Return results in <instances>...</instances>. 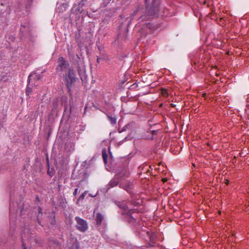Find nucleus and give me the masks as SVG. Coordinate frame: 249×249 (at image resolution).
Here are the masks:
<instances>
[{"mask_svg":"<svg viewBox=\"0 0 249 249\" xmlns=\"http://www.w3.org/2000/svg\"><path fill=\"white\" fill-rule=\"evenodd\" d=\"M117 205L119 208L124 210L122 213L123 214H126L128 216V221L132 222L133 220L136 221V219L131 216L134 212V210L132 209L131 204L125 201L123 202H118Z\"/></svg>","mask_w":249,"mask_h":249,"instance_id":"nucleus-3","label":"nucleus"},{"mask_svg":"<svg viewBox=\"0 0 249 249\" xmlns=\"http://www.w3.org/2000/svg\"><path fill=\"white\" fill-rule=\"evenodd\" d=\"M146 25H147V26H148V27H149V28L150 27V24H149V23H148V24H146Z\"/></svg>","mask_w":249,"mask_h":249,"instance_id":"nucleus-27","label":"nucleus"},{"mask_svg":"<svg viewBox=\"0 0 249 249\" xmlns=\"http://www.w3.org/2000/svg\"><path fill=\"white\" fill-rule=\"evenodd\" d=\"M97 61L99 62V59L98 58H97Z\"/></svg>","mask_w":249,"mask_h":249,"instance_id":"nucleus-28","label":"nucleus"},{"mask_svg":"<svg viewBox=\"0 0 249 249\" xmlns=\"http://www.w3.org/2000/svg\"><path fill=\"white\" fill-rule=\"evenodd\" d=\"M33 77L34 78V79L36 80H39L41 78V75L39 74H36V73L31 74L28 77V83L30 82L31 77Z\"/></svg>","mask_w":249,"mask_h":249,"instance_id":"nucleus-12","label":"nucleus"},{"mask_svg":"<svg viewBox=\"0 0 249 249\" xmlns=\"http://www.w3.org/2000/svg\"><path fill=\"white\" fill-rule=\"evenodd\" d=\"M82 11V10L79 7H77L76 9H75V12H77V13H81Z\"/></svg>","mask_w":249,"mask_h":249,"instance_id":"nucleus-19","label":"nucleus"},{"mask_svg":"<svg viewBox=\"0 0 249 249\" xmlns=\"http://www.w3.org/2000/svg\"><path fill=\"white\" fill-rule=\"evenodd\" d=\"M107 118L112 124H115L116 123L117 119L115 116L107 115Z\"/></svg>","mask_w":249,"mask_h":249,"instance_id":"nucleus-13","label":"nucleus"},{"mask_svg":"<svg viewBox=\"0 0 249 249\" xmlns=\"http://www.w3.org/2000/svg\"><path fill=\"white\" fill-rule=\"evenodd\" d=\"M32 90L31 88L27 86L26 90V94L27 96H29L32 92Z\"/></svg>","mask_w":249,"mask_h":249,"instance_id":"nucleus-17","label":"nucleus"},{"mask_svg":"<svg viewBox=\"0 0 249 249\" xmlns=\"http://www.w3.org/2000/svg\"><path fill=\"white\" fill-rule=\"evenodd\" d=\"M58 64L56 67L57 71H63L69 66L68 61L66 60L63 57H59L58 60Z\"/></svg>","mask_w":249,"mask_h":249,"instance_id":"nucleus-7","label":"nucleus"},{"mask_svg":"<svg viewBox=\"0 0 249 249\" xmlns=\"http://www.w3.org/2000/svg\"><path fill=\"white\" fill-rule=\"evenodd\" d=\"M133 186V183L131 181H126L124 185L120 184V187L125 190L127 192H129Z\"/></svg>","mask_w":249,"mask_h":249,"instance_id":"nucleus-9","label":"nucleus"},{"mask_svg":"<svg viewBox=\"0 0 249 249\" xmlns=\"http://www.w3.org/2000/svg\"><path fill=\"white\" fill-rule=\"evenodd\" d=\"M17 203L10 202V226L11 229L14 230L16 222L15 212H18V209H16Z\"/></svg>","mask_w":249,"mask_h":249,"instance_id":"nucleus-5","label":"nucleus"},{"mask_svg":"<svg viewBox=\"0 0 249 249\" xmlns=\"http://www.w3.org/2000/svg\"><path fill=\"white\" fill-rule=\"evenodd\" d=\"M157 130H152V135H155V134H157Z\"/></svg>","mask_w":249,"mask_h":249,"instance_id":"nucleus-22","label":"nucleus"},{"mask_svg":"<svg viewBox=\"0 0 249 249\" xmlns=\"http://www.w3.org/2000/svg\"><path fill=\"white\" fill-rule=\"evenodd\" d=\"M160 0H145L146 11L147 15H142L139 18V22H141L145 20L149 19L158 17L159 6Z\"/></svg>","mask_w":249,"mask_h":249,"instance_id":"nucleus-1","label":"nucleus"},{"mask_svg":"<svg viewBox=\"0 0 249 249\" xmlns=\"http://www.w3.org/2000/svg\"><path fill=\"white\" fill-rule=\"evenodd\" d=\"M119 179H123L124 178H127L129 176V172L127 168H123L116 175Z\"/></svg>","mask_w":249,"mask_h":249,"instance_id":"nucleus-8","label":"nucleus"},{"mask_svg":"<svg viewBox=\"0 0 249 249\" xmlns=\"http://www.w3.org/2000/svg\"><path fill=\"white\" fill-rule=\"evenodd\" d=\"M76 79L74 71L71 68L69 69L68 73L64 76L65 84L69 90H71L72 85L75 82Z\"/></svg>","mask_w":249,"mask_h":249,"instance_id":"nucleus-4","label":"nucleus"},{"mask_svg":"<svg viewBox=\"0 0 249 249\" xmlns=\"http://www.w3.org/2000/svg\"><path fill=\"white\" fill-rule=\"evenodd\" d=\"M38 212L39 213H41V211H42V209L40 207H39L38 209Z\"/></svg>","mask_w":249,"mask_h":249,"instance_id":"nucleus-24","label":"nucleus"},{"mask_svg":"<svg viewBox=\"0 0 249 249\" xmlns=\"http://www.w3.org/2000/svg\"><path fill=\"white\" fill-rule=\"evenodd\" d=\"M104 219V216L100 213H97L95 217V221L97 226H100Z\"/></svg>","mask_w":249,"mask_h":249,"instance_id":"nucleus-11","label":"nucleus"},{"mask_svg":"<svg viewBox=\"0 0 249 249\" xmlns=\"http://www.w3.org/2000/svg\"><path fill=\"white\" fill-rule=\"evenodd\" d=\"M161 94L164 96H166L168 95L167 91L166 89H162L161 90Z\"/></svg>","mask_w":249,"mask_h":249,"instance_id":"nucleus-18","label":"nucleus"},{"mask_svg":"<svg viewBox=\"0 0 249 249\" xmlns=\"http://www.w3.org/2000/svg\"><path fill=\"white\" fill-rule=\"evenodd\" d=\"M75 220L77 222V228L80 231L84 232L88 229V225L87 221L79 217H76Z\"/></svg>","mask_w":249,"mask_h":249,"instance_id":"nucleus-6","label":"nucleus"},{"mask_svg":"<svg viewBox=\"0 0 249 249\" xmlns=\"http://www.w3.org/2000/svg\"><path fill=\"white\" fill-rule=\"evenodd\" d=\"M48 174L51 177L53 176V173L51 172L49 170H48Z\"/></svg>","mask_w":249,"mask_h":249,"instance_id":"nucleus-21","label":"nucleus"},{"mask_svg":"<svg viewBox=\"0 0 249 249\" xmlns=\"http://www.w3.org/2000/svg\"><path fill=\"white\" fill-rule=\"evenodd\" d=\"M107 157H108V156L106 153V150H103L102 151V157H103V160H104V161L105 162V163H107Z\"/></svg>","mask_w":249,"mask_h":249,"instance_id":"nucleus-16","label":"nucleus"},{"mask_svg":"<svg viewBox=\"0 0 249 249\" xmlns=\"http://www.w3.org/2000/svg\"><path fill=\"white\" fill-rule=\"evenodd\" d=\"M78 188L75 189V190H74V192L73 193V196H75L77 195V194L78 193Z\"/></svg>","mask_w":249,"mask_h":249,"instance_id":"nucleus-20","label":"nucleus"},{"mask_svg":"<svg viewBox=\"0 0 249 249\" xmlns=\"http://www.w3.org/2000/svg\"><path fill=\"white\" fill-rule=\"evenodd\" d=\"M142 13V9L140 8H138L137 9H136L131 15V19H133V18H134L135 16L137 14H141Z\"/></svg>","mask_w":249,"mask_h":249,"instance_id":"nucleus-14","label":"nucleus"},{"mask_svg":"<svg viewBox=\"0 0 249 249\" xmlns=\"http://www.w3.org/2000/svg\"><path fill=\"white\" fill-rule=\"evenodd\" d=\"M164 15L165 16H168V15L167 14H166V13H164Z\"/></svg>","mask_w":249,"mask_h":249,"instance_id":"nucleus-26","label":"nucleus"},{"mask_svg":"<svg viewBox=\"0 0 249 249\" xmlns=\"http://www.w3.org/2000/svg\"><path fill=\"white\" fill-rule=\"evenodd\" d=\"M89 196H90L91 197H95L96 196L97 194H95V195H93V194H89Z\"/></svg>","mask_w":249,"mask_h":249,"instance_id":"nucleus-23","label":"nucleus"},{"mask_svg":"<svg viewBox=\"0 0 249 249\" xmlns=\"http://www.w3.org/2000/svg\"><path fill=\"white\" fill-rule=\"evenodd\" d=\"M119 178L116 176L114 178L112 179L108 184V188L116 186L119 183Z\"/></svg>","mask_w":249,"mask_h":249,"instance_id":"nucleus-10","label":"nucleus"},{"mask_svg":"<svg viewBox=\"0 0 249 249\" xmlns=\"http://www.w3.org/2000/svg\"><path fill=\"white\" fill-rule=\"evenodd\" d=\"M22 248L23 249H27L37 243V240L33 236V234L30 232L27 228H24L21 233Z\"/></svg>","mask_w":249,"mask_h":249,"instance_id":"nucleus-2","label":"nucleus"},{"mask_svg":"<svg viewBox=\"0 0 249 249\" xmlns=\"http://www.w3.org/2000/svg\"><path fill=\"white\" fill-rule=\"evenodd\" d=\"M162 180L163 182H165L167 180V179L165 178H163Z\"/></svg>","mask_w":249,"mask_h":249,"instance_id":"nucleus-25","label":"nucleus"},{"mask_svg":"<svg viewBox=\"0 0 249 249\" xmlns=\"http://www.w3.org/2000/svg\"><path fill=\"white\" fill-rule=\"evenodd\" d=\"M87 193H88L87 191H85L84 193H83L81 195V196H79L78 199H77V203H78V202L80 201H82L84 199V198H85V196L87 195Z\"/></svg>","mask_w":249,"mask_h":249,"instance_id":"nucleus-15","label":"nucleus"}]
</instances>
